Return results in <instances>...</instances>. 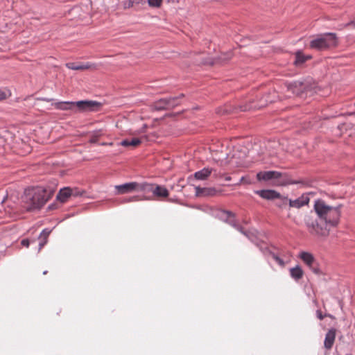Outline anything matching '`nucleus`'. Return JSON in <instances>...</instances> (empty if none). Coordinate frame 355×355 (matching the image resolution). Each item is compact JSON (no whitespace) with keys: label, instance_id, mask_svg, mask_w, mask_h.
Segmentation results:
<instances>
[{"label":"nucleus","instance_id":"obj_16","mask_svg":"<svg viewBox=\"0 0 355 355\" xmlns=\"http://www.w3.org/2000/svg\"><path fill=\"white\" fill-rule=\"evenodd\" d=\"M94 66V64L87 62L85 64H77L75 62H68L66 64V67L72 70H85L92 68Z\"/></svg>","mask_w":355,"mask_h":355},{"label":"nucleus","instance_id":"obj_9","mask_svg":"<svg viewBox=\"0 0 355 355\" xmlns=\"http://www.w3.org/2000/svg\"><path fill=\"white\" fill-rule=\"evenodd\" d=\"M310 198L308 194L304 193L299 198L292 200L288 198H284V203L288 204L290 207L300 209L309 203Z\"/></svg>","mask_w":355,"mask_h":355},{"label":"nucleus","instance_id":"obj_7","mask_svg":"<svg viewBox=\"0 0 355 355\" xmlns=\"http://www.w3.org/2000/svg\"><path fill=\"white\" fill-rule=\"evenodd\" d=\"M101 103L95 101H79L75 102V110L80 112H93L97 110Z\"/></svg>","mask_w":355,"mask_h":355},{"label":"nucleus","instance_id":"obj_42","mask_svg":"<svg viewBox=\"0 0 355 355\" xmlns=\"http://www.w3.org/2000/svg\"><path fill=\"white\" fill-rule=\"evenodd\" d=\"M46 273H47V271H46V270H45V271H44V272H43V274H44V275H45V274H46Z\"/></svg>","mask_w":355,"mask_h":355},{"label":"nucleus","instance_id":"obj_13","mask_svg":"<svg viewBox=\"0 0 355 355\" xmlns=\"http://www.w3.org/2000/svg\"><path fill=\"white\" fill-rule=\"evenodd\" d=\"M336 338V330L330 329L325 335L324 345L326 349H331L334 345Z\"/></svg>","mask_w":355,"mask_h":355},{"label":"nucleus","instance_id":"obj_3","mask_svg":"<svg viewBox=\"0 0 355 355\" xmlns=\"http://www.w3.org/2000/svg\"><path fill=\"white\" fill-rule=\"evenodd\" d=\"M217 216L220 220L227 223L239 232L244 234L249 240L259 246L260 250L264 252L263 248L258 242V239L254 233L250 231H244L243 227L236 223L234 214L230 211L218 210L217 212Z\"/></svg>","mask_w":355,"mask_h":355},{"label":"nucleus","instance_id":"obj_12","mask_svg":"<svg viewBox=\"0 0 355 355\" xmlns=\"http://www.w3.org/2000/svg\"><path fill=\"white\" fill-rule=\"evenodd\" d=\"M214 168L205 167L194 173L193 178L197 180H206L213 173Z\"/></svg>","mask_w":355,"mask_h":355},{"label":"nucleus","instance_id":"obj_21","mask_svg":"<svg viewBox=\"0 0 355 355\" xmlns=\"http://www.w3.org/2000/svg\"><path fill=\"white\" fill-rule=\"evenodd\" d=\"M153 107L156 110H169L168 107L167 98H160L154 102Z\"/></svg>","mask_w":355,"mask_h":355},{"label":"nucleus","instance_id":"obj_15","mask_svg":"<svg viewBox=\"0 0 355 355\" xmlns=\"http://www.w3.org/2000/svg\"><path fill=\"white\" fill-rule=\"evenodd\" d=\"M311 56L304 55L302 51H298L295 54L294 64L297 67L302 66L305 62L311 59Z\"/></svg>","mask_w":355,"mask_h":355},{"label":"nucleus","instance_id":"obj_34","mask_svg":"<svg viewBox=\"0 0 355 355\" xmlns=\"http://www.w3.org/2000/svg\"><path fill=\"white\" fill-rule=\"evenodd\" d=\"M8 96V92L6 90L0 89V101L5 99Z\"/></svg>","mask_w":355,"mask_h":355},{"label":"nucleus","instance_id":"obj_18","mask_svg":"<svg viewBox=\"0 0 355 355\" xmlns=\"http://www.w3.org/2000/svg\"><path fill=\"white\" fill-rule=\"evenodd\" d=\"M303 275L304 272L301 267L298 265L290 269V275L296 282H298L300 279H302Z\"/></svg>","mask_w":355,"mask_h":355},{"label":"nucleus","instance_id":"obj_38","mask_svg":"<svg viewBox=\"0 0 355 355\" xmlns=\"http://www.w3.org/2000/svg\"><path fill=\"white\" fill-rule=\"evenodd\" d=\"M21 244L23 246H25V247L28 248L29 246V245H30V241L28 239H23L21 241Z\"/></svg>","mask_w":355,"mask_h":355},{"label":"nucleus","instance_id":"obj_35","mask_svg":"<svg viewBox=\"0 0 355 355\" xmlns=\"http://www.w3.org/2000/svg\"><path fill=\"white\" fill-rule=\"evenodd\" d=\"M40 239V241L39 243V248H38V250L40 251L43 247L44 245L47 243V239Z\"/></svg>","mask_w":355,"mask_h":355},{"label":"nucleus","instance_id":"obj_29","mask_svg":"<svg viewBox=\"0 0 355 355\" xmlns=\"http://www.w3.org/2000/svg\"><path fill=\"white\" fill-rule=\"evenodd\" d=\"M138 200H139L138 196H132V197H130V198H124L122 200L121 202L122 203H127V202H135V201H137Z\"/></svg>","mask_w":355,"mask_h":355},{"label":"nucleus","instance_id":"obj_41","mask_svg":"<svg viewBox=\"0 0 355 355\" xmlns=\"http://www.w3.org/2000/svg\"><path fill=\"white\" fill-rule=\"evenodd\" d=\"M53 99L51 98H42V101H46V102H50Z\"/></svg>","mask_w":355,"mask_h":355},{"label":"nucleus","instance_id":"obj_4","mask_svg":"<svg viewBox=\"0 0 355 355\" xmlns=\"http://www.w3.org/2000/svg\"><path fill=\"white\" fill-rule=\"evenodd\" d=\"M336 45L337 37L334 33L320 34L310 42V47L318 51H324Z\"/></svg>","mask_w":355,"mask_h":355},{"label":"nucleus","instance_id":"obj_19","mask_svg":"<svg viewBox=\"0 0 355 355\" xmlns=\"http://www.w3.org/2000/svg\"><path fill=\"white\" fill-rule=\"evenodd\" d=\"M150 186L151 190L149 191H152L155 196L159 197H167L168 196V191L165 187L157 185L153 189V185L150 184Z\"/></svg>","mask_w":355,"mask_h":355},{"label":"nucleus","instance_id":"obj_2","mask_svg":"<svg viewBox=\"0 0 355 355\" xmlns=\"http://www.w3.org/2000/svg\"><path fill=\"white\" fill-rule=\"evenodd\" d=\"M52 193L50 189L42 187L26 189L23 196L24 207L28 211L40 209L51 197Z\"/></svg>","mask_w":355,"mask_h":355},{"label":"nucleus","instance_id":"obj_6","mask_svg":"<svg viewBox=\"0 0 355 355\" xmlns=\"http://www.w3.org/2000/svg\"><path fill=\"white\" fill-rule=\"evenodd\" d=\"M115 194L121 195L132 191H149L151 190L150 184L146 182H130L114 187Z\"/></svg>","mask_w":355,"mask_h":355},{"label":"nucleus","instance_id":"obj_1","mask_svg":"<svg viewBox=\"0 0 355 355\" xmlns=\"http://www.w3.org/2000/svg\"><path fill=\"white\" fill-rule=\"evenodd\" d=\"M341 205L330 206L324 200L318 199L313 209L304 216V223L309 233L318 238H326L332 227L340 221Z\"/></svg>","mask_w":355,"mask_h":355},{"label":"nucleus","instance_id":"obj_5","mask_svg":"<svg viewBox=\"0 0 355 355\" xmlns=\"http://www.w3.org/2000/svg\"><path fill=\"white\" fill-rule=\"evenodd\" d=\"M315 85L311 78L299 80L287 83L288 90L297 96L303 98L314 88Z\"/></svg>","mask_w":355,"mask_h":355},{"label":"nucleus","instance_id":"obj_10","mask_svg":"<svg viewBox=\"0 0 355 355\" xmlns=\"http://www.w3.org/2000/svg\"><path fill=\"white\" fill-rule=\"evenodd\" d=\"M281 177L282 173L276 171H260L257 174V178L259 181L277 180Z\"/></svg>","mask_w":355,"mask_h":355},{"label":"nucleus","instance_id":"obj_36","mask_svg":"<svg viewBox=\"0 0 355 355\" xmlns=\"http://www.w3.org/2000/svg\"><path fill=\"white\" fill-rule=\"evenodd\" d=\"M348 26H351V27L355 28V17L349 22L345 24V27H348Z\"/></svg>","mask_w":355,"mask_h":355},{"label":"nucleus","instance_id":"obj_39","mask_svg":"<svg viewBox=\"0 0 355 355\" xmlns=\"http://www.w3.org/2000/svg\"><path fill=\"white\" fill-rule=\"evenodd\" d=\"M214 176L216 178H222L224 176V174L221 173H217L216 170L214 169Z\"/></svg>","mask_w":355,"mask_h":355},{"label":"nucleus","instance_id":"obj_20","mask_svg":"<svg viewBox=\"0 0 355 355\" xmlns=\"http://www.w3.org/2000/svg\"><path fill=\"white\" fill-rule=\"evenodd\" d=\"M184 97V94H181L177 96H171L167 98L168 107L171 110L180 104V99Z\"/></svg>","mask_w":355,"mask_h":355},{"label":"nucleus","instance_id":"obj_17","mask_svg":"<svg viewBox=\"0 0 355 355\" xmlns=\"http://www.w3.org/2000/svg\"><path fill=\"white\" fill-rule=\"evenodd\" d=\"M70 191V187H64L61 189L57 195V200L62 203L67 202L68 199L71 197Z\"/></svg>","mask_w":355,"mask_h":355},{"label":"nucleus","instance_id":"obj_24","mask_svg":"<svg viewBox=\"0 0 355 355\" xmlns=\"http://www.w3.org/2000/svg\"><path fill=\"white\" fill-rule=\"evenodd\" d=\"M70 193H71V196L78 197V196H80L83 195V191L80 190L78 188H76V187L71 188Z\"/></svg>","mask_w":355,"mask_h":355},{"label":"nucleus","instance_id":"obj_28","mask_svg":"<svg viewBox=\"0 0 355 355\" xmlns=\"http://www.w3.org/2000/svg\"><path fill=\"white\" fill-rule=\"evenodd\" d=\"M216 193V190L214 188H206L205 196H212Z\"/></svg>","mask_w":355,"mask_h":355},{"label":"nucleus","instance_id":"obj_37","mask_svg":"<svg viewBox=\"0 0 355 355\" xmlns=\"http://www.w3.org/2000/svg\"><path fill=\"white\" fill-rule=\"evenodd\" d=\"M121 145L123 146H125V147H128V146H130V139H123L121 141Z\"/></svg>","mask_w":355,"mask_h":355},{"label":"nucleus","instance_id":"obj_26","mask_svg":"<svg viewBox=\"0 0 355 355\" xmlns=\"http://www.w3.org/2000/svg\"><path fill=\"white\" fill-rule=\"evenodd\" d=\"M51 230L48 228L44 229L42 231V232L40 233V234L39 236V239H47V237L49 235V234L51 233Z\"/></svg>","mask_w":355,"mask_h":355},{"label":"nucleus","instance_id":"obj_14","mask_svg":"<svg viewBox=\"0 0 355 355\" xmlns=\"http://www.w3.org/2000/svg\"><path fill=\"white\" fill-rule=\"evenodd\" d=\"M55 108L60 110H75V102L60 101L53 104Z\"/></svg>","mask_w":355,"mask_h":355},{"label":"nucleus","instance_id":"obj_8","mask_svg":"<svg viewBox=\"0 0 355 355\" xmlns=\"http://www.w3.org/2000/svg\"><path fill=\"white\" fill-rule=\"evenodd\" d=\"M298 257L314 273H320V269L315 266L316 260L311 253L302 251Z\"/></svg>","mask_w":355,"mask_h":355},{"label":"nucleus","instance_id":"obj_32","mask_svg":"<svg viewBox=\"0 0 355 355\" xmlns=\"http://www.w3.org/2000/svg\"><path fill=\"white\" fill-rule=\"evenodd\" d=\"M316 316H317V318L319 320H323L324 318V317L330 316V315L329 314H328V315H323L320 310H317L316 311Z\"/></svg>","mask_w":355,"mask_h":355},{"label":"nucleus","instance_id":"obj_31","mask_svg":"<svg viewBox=\"0 0 355 355\" xmlns=\"http://www.w3.org/2000/svg\"><path fill=\"white\" fill-rule=\"evenodd\" d=\"M130 146H136L141 144V140L138 138H132L130 139Z\"/></svg>","mask_w":355,"mask_h":355},{"label":"nucleus","instance_id":"obj_22","mask_svg":"<svg viewBox=\"0 0 355 355\" xmlns=\"http://www.w3.org/2000/svg\"><path fill=\"white\" fill-rule=\"evenodd\" d=\"M263 106H264V104H263V103L257 105V104H254V102H250L249 104H246V105H240L239 106V110L241 111L245 112V111L250 110H252V109L259 108V107H263Z\"/></svg>","mask_w":355,"mask_h":355},{"label":"nucleus","instance_id":"obj_25","mask_svg":"<svg viewBox=\"0 0 355 355\" xmlns=\"http://www.w3.org/2000/svg\"><path fill=\"white\" fill-rule=\"evenodd\" d=\"M205 189H206V188H205V187L202 188L200 187H195L196 196H205Z\"/></svg>","mask_w":355,"mask_h":355},{"label":"nucleus","instance_id":"obj_11","mask_svg":"<svg viewBox=\"0 0 355 355\" xmlns=\"http://www.w3.org/2000/svg\"><path fill=\"white\" fill-rule=\"evenodd\" d=\"M256 193L262 198L266 200H273L277 198H280V193L272 189L259 190L256 191Z\"/></svg>","mask_w":355,"mask_h":355},{"label":"nucleus","instance_id":"obj_33","mask_svg":"<svg viewBox=\"0 0 355 355\" xmlns=\"http://www.w3.org/2000/svg\"><path fill=\"white\" fill-rule=\"evenodd\" d=\"M286 197L284 196H282L280 195V198H277V199H279L281 200V202L279 203H277V205L281 208H283L284 207V206L287 205L288 204H284V198H285Z\"/></svg>","mask_w":355,"mask_h":355},{"label":"nucleus","instance_id":"obj_23","mask_svg":"<svg viewBox=\"0 0 355 355\" xmlns=\"http://www.w3.org/2000/svg\"><path fill=\"white\" fill-rule=\"evenodd\" d=\"M264 250L266 251H268V252L270 253V254L272 256V257L273 258V259L281 266H285V262L284 261L280 258L277 254H276L274 252H272L270 251H269L268 250L267 248H265Z\"/></svg>","mask_w":355,"mask_h":355},{"label":"nucleus","instance_id":"obj_30","mask_svg":"<svg viewBox=\"0 0 355 355\" xmlns=\"http://www.w3.org/2000/svg\"><path fill=\"white\" fill-rule=\"evenodd\" d=\"M241 183H245V184H251V181H250L248 178H245V177H244V176H243V177H241V178H240V180H239V182H238V183H236V184H236V185H239V184H241Z\"/></svg>","mask_w":355,"mask_h":355},{"label":"nucleus","instance_id":"obj_40","mask_svg":"<svg viewBox=\"0 0 355 355\" xmlns=\"http://www.w3.org/2000/svg\"><path fill=\"white\" fill-rule=\"evenodd\" d=\"M224 178L226 181H230L231 180V177L230 175H224Z\"/></svg>","mask_w":355,"mask_h":355},{"label":"nucleus","instance_id":"obj_27","mask_svg":"<svg viewBox=\"0 0 355 355\" xmlns=\"http://www.w3.org/2000/svg\"><path fill=\"white\" fill-rule=\"evenodd\" d=\"M150 6L158 8L161 6L162 0H148Z\"/></svg>","mask_w":355,"mask_h":355}]
</instances>
